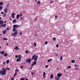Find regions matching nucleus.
<instances>
[{
	"instance_id": "obj_1",
	"label": "nucleus",
	"mask_w": 80,
	"mask_h": 80,
	"mask_svg": "<svg viewBox=\"0 0 80 80\" xmlns=\"http://www.w3.org/2000/svg\"><path fill=\"white\" fill-rule=\"evenodd\" d=\"M32 58L31 60H33L34 59V61L31 64L32 67H33V65H35L36 64H37V59L38 58V56H36V55L35 54L34 55L32 56Z\"/></svg>"
},
{
	"instance_id": "obj_2",
	"label": "nucleus",
	"mask_w": 80,
	"mask_h": 80,
	"mask_svg": "<svg viewBox=\"0 0 80 80\" xmlns=\"http://www.w3.org/2000/svg\"><path fill=\"white\" fill-rule=\"evenodd\" d=\"M7 69L10 70V68H2V70H0V75H6V71H7Z\"/></svg>"
},
{
	"instance_id": "obj_3",
	"label": "nucleus",
	"mask_w": 80,
	"mask_h": 80,
	"mask_svg": "<svg viewBox=\"0 0 80 80\" xmlns=\"http://www.w3.org/2000/svg\"><path fill=\"white\" fill-rule=\"evenodd\" d=\"M32 62V59L29 58L28 59H27L26 61V63H28L29 64H30V62Z\"/></svg>"
},
{
	"instance_id": "obj_4",
	"label": "nucleus",
	"mask_w": 80,
	"mask_h": 80,
	"mask_svg": "<svg viewBox=\"0 0 80 80\" xmlns=\"http://www.w3.org/2000/svg\"><path fill=\"white\" fill-rule=\"evenodd\" d=\"M18 32H17V30H16V31H15L14 33H12V36H15V35H17L18 34Z\"/></svg>"
},
{
	"instance_id": "obj_5",
	"label": "nucleus",
	"mask_w": 80,
	"mask_h": 80,
	"mask_svg": "<svg viewBox=\"0 0 80 80\" xmlns=\"http://www.w3.org/2000/svg\"><path fill=\"white\" fill-rule=\"evenodd\" d=\"M13 28H18L19 27L18 25L17 24H15L13 25Z\"/></svg>"
},
{
	"instance_id": "obj_6",
	"label": "nucleus",
	"mask_w": 80,
	"mask_h": 80,
	"mask_svg": "<svg viewBox=\"0 0 80 80\" xmlns=\"http://www.w3.org/2000/svg\"><path fill=\"white\" fill-rule=\"evenodd\" d=\"M62 76V74L61 73H58L57 74L58 77L60 78Z\"/></svg>"
},
{
	"instance_id": "obj_7",
	"label": "nucleus",
	"mask_w": 80,
	"mask_h": 80,
	"mask_svg": "<svg viewBox=\"0 0 80 80\" xmlns=\"http://www.w3.org/2000/svg\"><path fill=\"white\" fill-rule=\"evenodd\" d=\"M15 13H14V12H13L11 14V16H12V18H15Z\"/></svg>"
},
{
	"instance_id": "obj_8",
	"label": "nucleus",
	"mask_w": 80,
	"mask_h": 80,
	"mask_svg": "<svg viewBox=\"0 0 80 80\" xmlns=\"http://www.w3.org/2000/svg\"><path fill=\"white\" fill-rule=\"evenodd\" d=\"M16 17H17V20H18V19L19 18V17H20V14H18L16 15Z\"/></svg>"
},
{
	"instance_id": "obj_9",
	"label": "nucleus",
	"mask_w": 80,
	"mask_h": 80,
	"mask_svg": "<svg viewBox=\"0 0 80 80\" xmlns=\"http://www.w3.org/2000/svg\"><path fill=\"white\" fill-rule=\"evenodd\" d=\"M3 34H5L7 33V30H4L2 31Z\"/></svg>"
},
{
	"instance_id": "obj_10",
	"label": "nucleus",
	"mask_w": 80,
	"mask_h": 80,
	"mask_svg": "<svg viewBox=\"0 0 80 80\" xmlns=\"http://www.w3.org/2000/svg\"><path fill=\"white\" fill-rule=\"evenodd\" d=\"M6 26H7V25L6 24H4L1 25V26L3 27H6Z\"/></svg>"
},
{
	"instance_id": "obj_11",
	"label": "nucleus",
	"mask_w": 80,
	"mask_h": 80,
	"mask_svg": "<svg viewBox=\"0 0 80 80\" xmlns=\"http://www.w3.org/2000/svg\"><path fill=\"white\" fill-rule=\"evenodd\" d=\"M4 12L5 13L7 12V8H6L4 9Z\"/></svg>"
},
{
	"instance_id": "obj_12",
	"label": "nucleus",
	"mask_w": 80,
	"mask_h": 80,
	"mask_svg": "<svg viewBox=\"0 0 80 80\" xmlns=\"http://www.w3.org/2000/svg\"><path fill=\"white\" fill-rule=\"evenodd\" d=\"M15 50H20V48H18V47L16 46L14 48Z\"/></svg>"
},
{
	"instance_id": "obj_13",
	"label": "nucleus",
	"mask_w": 80,
	"mask_h": 80,
	"mask_svg": "<svg viewBox=\"0 0 80 80\" xmlns=\"http://www.w3.org/2000/svg\"><path fill=\"white\" fill-rule=\"evenodd\" d=\"M3 23H4V21H2V20H1L0 21V24H3Z\"/></svg>"
},
{
	"instance_id": "obj_14",
	"label": "nucleus",
	"mask_w": 80,
	"mask_h": 80,
	"mask_svg": "<svg viewBox=\"0 0 80 80\" xmlns=\"http://www.w3.org/2000/svg\"><path fill=\"white\" fill-rule=\"evenodd\" d=\"M5 53V52L4 51H1L0 52V54H2V55H3Z\"/></svg>"
},
{
	"instance_id": "obj_15",
	"label": "nucleus",
	"mask_w": 80,
	"mask_h": 80,
	"mask_svg": "<svg viewBox=\"0 0 80 80\" xmlns=\"http://www.w3.org/2000/svg\"><path fill=\"white\" fill-rule=\"evenodd\" d=\"M55 78L56 80H60V78H58L57 77H55Z\"/></svg>"
},
{
	"instance_id": "obj_16",
	"label": "nucleus",
	"mask_w": 80,
	"mask_h": 80,
	"mask_svg": "<svg viewBox=\"0 0 80 80\" xmlns=\"http://www.w3.org/2000/svg\"><path fill=\"white\" fill-rule=\"evenodd\" d=\"M18 71H19V70H18V69H16L15 71V73H17V72H18Z\"/></svg>"
},
{
	"instance_id": "obj_17",
	"label": "nucleus",
	"mask_w": 80,
	"mask_h": 80,
	"mask_svg": "<svg viewBox=\"0 0 80 80\" xmlns=\"http://www.w3.org/2000/svg\"><path fill=\"white\" fill-rule=\"evenodd\" d=\"M17 22V20H16V19H14L12 21V22L14 23H15V22Z\"/></svg>"
},
{
	"instance_id": "obj_18",
	"label": "nucleus",
	"mask_w": 80,
	"mask_h": 80,
	"mask_svg": "<svg viewBox=\"0 0 80 80\" xmlns=\"http://www.w3.org/2000/svg\"><path fill=\"white\" fill-rule=\"evenodd\" d=\"M17 30H16V28H14L13 29L12 31L13 32H16L17 31Z\"/></svg>"
},
{
	"instance_id": "obj_19",
	"label": "nucleus",
	"mask_w": 80,
	"mask_h": 80,
	"mask_svg": "<svg viewBox=\"0 0 80 80\" xmlns=\"http://www.w3.org/2000/svg\"><path fill=\"white\" fill-rule=\"evenodd\" d=\"M53 75L52 74H51V76H50L51 79H52V78H53Z\"/></svg>"
},
{
	"instance_id": "obj_20",
	"label": "nucleus",
	"mask_w": 80,
	"mask_h": 80,
	"mask_svg": "<svg viewBox=\"0 0 80 80\" xmlns=\"http://www.w3.org/2000/svg\"><path fill=\"white\" fill-rule=\"evenodd\" d=\"M38 3L37 4H40L41 3L39 1H38V2H37Z\"/></svg>"
},
{
	"instance_id": "obj_21",
	"label": "nucleus",
	"mask_w": 80,
	"mask_h": 80,
	"mask_svg": "<svg viewBox=\"0 0 80 80\" xmlns=\"http://www.w3.org/2000/svg\"><path fill=\"white\" fill-rule=\"evenodd\" d=\"M3 5V2H0V5Z\"/></svg>"
},
{
	"instance_id": "obj_22",
	"label": "nucleus",
	"mask_w": 80,
	"mask_h": 80,
	"mask_svg": "<svg viewBox=\"0 0 80 80\" xmlns=\"http://www.w3.org/2000/svg\"><path fill=\"white\" fill-rule=\"evenodd\" d=\"M3 40H8V39L7 38H4L3 39Z\"/></svg>"
},
{
	"instance_id": "obj_23",
	"label": "nucleus",
	"mask_w": 80,
	"mask_h": 80,
	"mask_svg": "<svg viewBox=\"0 0 80 80\" xmlns=\"http://www.w3.org/2000/svg\"><path fill=\"white\" fill-rule=\"evenodd\" d=\"M17 75V73L15 72L13 76V77H15Z\"/></svg>"
},
{
	"instance_id": "obj_24",
	"label": "nucleus",
	"mask_w": 80,
	"mask_h": 80,
	"mask_svg": "<svg viewBox=\"0 0 80 80\" xmlns=\"http://www.w3.org/2000/svg\"><path fill=\"white\" fill-rule=\"evenodd\" d=\"M52 40H56V38L54 37L52 38Z\"/></svg>"
},
{
	"instance_id": "obj_25",
	"label": "nucleus",
	"mask_w": 80,
	"mask_h": 80,
	"mask_svg": "<svg viewBox=\"0 0 80 80\" xmlns=\"http://www.w3.org/2000/svg\"><path fill=\"white\" fill-rule=\"evenodd\" d=\"M4 57H7V53H5L4 54Z\"/></svg>"
},
{
	"instance_id": "obj_26",
	"label": "nucleus",
	"mask_w": 80,
	"mask_h": 80,
	"mask_svg": "<svg viewBox=\"0 0 80 80\" xmlns=\"http://www.w3.org/2000/svg\"><path fill=\"white\" fill-rule=\"evenodd\" d=\"M34 47H37V43H34Z\"/></svg>"
},
{
	"instance_id": "obj_27",
	"label": "nucleus",
	"mask_w": 80,
	"mask_h": 80,
	"mask_svg": "<svg viewBox=\"0 0 80 80\" xmlns=\"http://www.w3.org/2000/svg\"><path fill=\"white\" fill-rule=\"evenodd\" d=\"M6 62H7V64L8 63H9V60H7L6 61Z\"/></svg>"
},
{
	"instance_id": "obj_28",
	"label": "nucleus",
	"mask_w": 80,
	"mask_h": 80,
	"mask_svg": "<svg viewBox=\"0 0 80 80\" xmlns=\"http://www.w3.org/2000/svg\"><path fill=\"white\" fill-rule=\"evenodd\" d=\"M63 59V57H62V56H61L60 57V60H62Z\"/></svg>"
},
{
	"instance_id": "obj_29",
	"label": "nucleus",
	"mask_w": 80,
	"mask_h": 80,
	"mask_svg": "<svg viewBox=\"0 0 80 80\" xmlns=\"http://www.w3.org/2000/svg\"><path fill=\"white\" fill-rule=\"evenodd\" d=\"M43 76H45V75H46V74L45 73V72H43Z\"/></svg>"
},
{
	"instance_id": "obj_30",
	"label": "nucleus",
	"mask_w": 80,
	"mask_h": 80,
	"mask_svg": "<svg viewBox=\"0 0 80 80\" xmlns=\"http://www.w3.org/2000/svg\"><path fill=\"white\" fill-rule=\"evenodd\" d=\"M18 58H19V59H21V55H19L18 56Z\"/></svg>"
},
{
	"instance_id": "obj_31",
	"label": "nucleus",
	"mask_w": 80,
	"mask_h": 80,
	"mask_svg": "<svg viewBox=\"0 0 80 80\" xmlns=\"http://www.w3.org/2000/svg\"><path fill=\"white\" fill-rule=\"evenodd\" d=\"M45 45H47V44H48V42L47 41H46L45 43H44Z\"/></svg>"
},
{
	"instance_id": "obj_32",
	"label": "nucleus",
	"mask_w": 80,
	"mask_h": 80,
	"mask_svg": "<svg viewBox=\"0 0 80 80\" xmlns=\"http://www.w3.org/2000/svg\"><path fill=\"white\" fill-rule=\"evenodd\" d=\"M3 65H5L6 64V62H2Z\"/></svg>"
},
{
	"instance_id": "obj_33",
	"label": "nucleus",
	"mask_w": 80,
	"mask_h": 80,
	"mask_svg": "<svg viewBox=\"0 0 80 80\" xmlns=\"http://www.w3.org/2000/svg\"><path fill=\"white\" fill-rule=\"evenodd\" d=\"M20 80H25V78H21L20 79Z\"/></svg>"
},
{
	"instance_id": "obj_34",
	"label": "nucleus",
	"mask_w": 80,
	"mask_h": 80,
	"mask_svg": "<svg viewBox=\"0 0 80 80\" xmlns=\"http://www.w3.org/2000/svg\"><path fill=\"white\" fill-rule=\"evenodd\" d=\"M72 63H75V61L74 60H72L71 61Z\"/></svg>"
},
{
	"instance_id": "obj_35",
	"label": "nucleus",
	"mask_w": 80,
	"mask_h": 80,
	"mask_svg": "<svg viewBox=\"0 0 80 80\" xmlns=\"http://www.w3.org/2000/svg\"><path fill=\"white\" fill-rule=\"evenodd\" d=\"M55 19L56 20H57V15H56L55 16Z\"/></svg>"
},
{
	"instance_id": "obj_36",
	"label": "nucleus",
	"mask_w": 80,
	"mask_h": 80,
	"mask_svg": "<svg viewBox=\"0 0 80 80\" xmlns=\"http://www.w3.org/2000/svg\"><path fill=\"white\" fill-rule=\"evenodd\" d=\"M20 61V59L18 58L17 59V62H19V61Z\"/></svg>"
},
{
	"instance_id": "obj_37",
	"label": "nucleus",
	"mask_w": 80,
	"mask_h": 80,
	"mask_svg": "<svg viewBox=\"0 0 80 80\" xmlns=\"http://www.w3.org/2000/svg\"><path fill=\"white\" fill-rule=\"evenodd\" d=\"M20 68L21 69H22V68H23V67L22 66H21Z\"/></svg>"
},
{
	"instance_id": "obj_38",
	"label": "nucleus",
	"mask_w": 80,
	"mask_h": 80,
	"mask_svg": "<svg viewBox=\"0 0 80 80\" xmlns=\"http://www.w3.org/2000/svg\"><path fill=\"white\" fill-rule=\"evenodd\" d=\"M25 52L26 53H28V50H26V51H25Z\"/></svg>"
},
{
	"instance_id": "obj_39",
	"label": "nucleus",
	"mask_w": 80,
	"mask_h": 80,
	"mask_svg": "<svg viewBox=\"0 0 80 80\" xmlns=\"http://www.w3.org/2000/svg\"><path fill=\"white\" fill-rule=\"evenodd\" d=\"M11 80H14V78L12 77L11 78Z\"/></svg>"
},
{
	"instance_id": "obj_40",
	"label": "nucleus",
	"mask_w": 80,
	"mask_h": 80,
	"mask_svg": "<svg viewBox=\"0 0 80 80\" xmlns=\"http://www.w3.org/2000/svg\"><path fill=\"white\" fill-rule=\"evenodd\" d=\"M6 16V14L5 13H4L3 14V17H5Z\"/></svg>"
},
{
	"instance_id": "obj_41",
	"label": "nucleus",
	"mask_w": 80,
	"mask_h": 80,
	"mask_svg": "<svg viewBox=\"0 0 80 80\" xmlns=\"http://www.w3.org/2000/svg\"><path fill=\"white\" fill-rule=\"evenodd\" d=\"M56 47L57 48H58V44H57L56 45Z\"/></svg>"
},
{
	"instance_id": "obj_42",
	"label": "nucleus",
	"mask_w": 80,
	"mask_h": 80,
	"mask_svg": "<svg viewBox=\"0 0 80 80\" xmlns=\"http://www.w3.org/2000/svg\"><path fill=\"white\" fill-rule=\"evenodd\" d=\"M9 5V4H8V5L7 6V7H6L7 8H8V7H9L8 6Z\"/></svg>"
},
{
	"instance_id": "obj_43",
	"label": "nucleus",
	"mask_w": 80,
	"mask_h": 80,
	"mask_svg": "<svg viewBox=\"0 0 80 80\" xmlns=\"http://www.w3.org/2000/svg\"><path fill=\"white\" fill-rule=\"evenodd\" d=\"M2 8H3V7H0V10H2Z\"/></svg>"
},
{
	"instance_id": "obj_44",
	"label": "nucleus",
	"mask_w": 80,
	"mask_h": 80,
	"mask_svg": "<svg viewBox=\"0 0 80 80\" xmlns=\"http://www.w3.org/2000/svg\"><path fill=\"white\" fill-rule=\"evenodd\" d=\"M9 29H10V28H7V30H9Z\"/></svg>"
},
{
	"instance_id": "obj_45",
	"label": "nucleus",
	"mask_w": 80,
	"mask_h": 80,
	"mask_svg": "<svg viewBox=\"0 0 80 80\" xmlns=\"http://www.w3.org/2000/svg\"><path fill=\"white\" fill-rule=\"evenodd\" d=\"M15 57H16L17 58H18V55H16Z\"/></svg>"
},
{
	"instance_id": "obj_46",
	"label": "nucleus",
	"mask_w": 80,
	"mask_h": 80,
	"mask_svg": "<svg viewBox=\"0 0 80 80\" xmlns=\"http://www.w3.org/2000/svg\"><path fill=\"white\" fill-rule=\"evenodd\" d=\"M68 68H71V66H68Z\"/></svg>"
},
{
	"instance_id": "obj_47",
	"label": "nucleus",
	"mask_w": 80,
	"mask_h": 80,
	"mask_svg": "<svg viewBox=\"0 0 80 80\" xmlns=\"http://www.w3.org/2000/svg\"><path fill=\"white\" fill-rule=\"evenodd\" d=\"M19 34L20 35H22V32H20L19 33Z\"/></svg>"
},
{
	"instance_id": "obj_48",
	"label": "nucleus",
	"mask_w": 80,
	"mask_h": 80,
	"mask_svg": "<svg viewBox=\"0 0 80 80\" xmlns=\"http://www.w3.org/2000/svg\"><path fill=\"white\" fill-rule=\"evenodd\" d=\"M1 14H3V13H4V12H1Z\"/></svg>"
},
{
	"instance_id": "obj_49",
	"label": "nucleus",
	"mask_w": 80,
	"mask_h": 80,
	"mask_svg": "<svg viewBox=\"0 0 80 80\" xmlns=\"http://www.w3.org/2000/svg\"><path fill=\"white\" fill-rule=\"evenodd\" d=\"M48 65L46 66V67H45L46 68H48Z\"/></svg>"
},
{
	"instance_id": "obj_50",
	"label": "nucleus",
	"mask_w": 80,
	"mask_h": 80,
	"mask_svg": "<svg viewBox=\"0 0 80 80\" xmlns=\"http://www.w3.org/2000/svg\"><path fill=\"white\" fill-rule=\"evenodd\" d=\"M52 3H53V1H51L50 2V3H51V4Z\"/></svg>"
},
{
	"instance_id": "obj_51",
	"label": "nucleus",
	"mask_w": 80,
	"mask_h": 80,
	"mask_svg": "<svg viewBox=\"0 0 80 80\" xmlns=\"http://www.w3.org/2000/svg\"><path fill=\"white\" fill-rule=\"evenodd\" d=\"M10 20L11 21H12V19L11 18H10Z\"/></svg>"
},
{
	"instance_id": "obj_52",
	"label": "nucleus",
	"mask_w": 80,
	"mask_h": 80,
	"mask_svg": "<svg viewBox=\"0 0 80 80\" xmlns=\"http://www.w3.org/2000/svg\"><path fill=\"white\" fill-rule=\"evenodd\" d=\"M75 69L76 70H78V68H75Z\"/></svg>"
},
{
	"instance_id": "obj_53",
	"label": "nucleus",
	"mask_w": 80,
	"mask_h": 80,
	"mask_svg": "<svg viewBox=\"0 0 80 80\" xmlns=\"http://www.w3.org/2000/svg\"><path fill=\"white\" fill-rule=\"evenodd\" d=\"M58 55L57 54H55V56L56 57H57V56H58Z\"/></svg>"
},
{
	"instance_id": "obj_54",
	"label": "nucleus",
	"mask_w": 80,
	"mask_h": 80,
	"mask_svg": "<svg viewBox=\"0 0 80 80\" xmlns=\"http://www.w3.org/2000/svg\"><path fill=\"white\" fill-rule=\"evenodd\" d=\"M20 19H21V20H23V18H20Z\"/></svg>"
},
{
	"instance_id": "obj_55",
	"label": "nucleus",
	"mask_w": 80,
	"mask_h": 80,
	"mask_svg": "<svg viewBox=\"0 0 80 80\" xmlns=\"http://www.w3.org/2000/svg\"><path fill=\"white\" fill-rule=\"evenodd\" d=\"M48 62H50V59H49L48 60Z\"/></svg>"
},
{
	"instance_id": "obj_56",
	"label": "nucleus",
	"mask_w": 80,
	"mask_h": 80,
	"mask_svg": "<svg viewBox=\"0 0 80 80\" xmlns=\"http://www.w3.org/2000/svg\"><path fill=\"white\" fill-rule=\"evenodd\" d=\"M32 67H31L30 68H29V70H32Z\"/></svg>"
},
{
	"instance_id": "obj_57",
	"label": "nucleus",
	"mask_w": 80,
	"mask_h": 80,
	"mask_svg": "<svg viewBox=\"0 0 80 80\" xmlns=\"http://www.w3.org/2000/svg\"><path fill=\"white\" fill-rule=\"evenodd\" d=\"M74 66L75 67H77V64H75Z\"/></svg>"
},
{
	"instance_id": "obj_58",
	"label": "nucleus",
	"mask_w": 80,
	"mask_h": 80,
	"mask_svg": "<svg viewBox=\"0 0 80 80\" xmlns=\"http://www.w3.org/2000/svg\"><path fill=\"white\" fill-rule=\"evenodd\" d=\"M20 17H22V14H20Z\"/></svg>"
},
{
	"instance_id": "obj_59",
	"label": "nucleus",
	"mask_w": 80,
	"mask_h": 80,
	"mask_svg": "<svg viewBox=\"0 0 80 80\" xmlns=\"http://www.w3.org/2000/svg\"><path fill=\"white\" fill-rule=\"evenodd\" d=\"M49 60H50V61H52V59H49Z\"/></svg>"
},
{
	"instance_id": "obj_60",
	"label": "nucleus",
	"mask_w": 80,
	"mask_h": 80,
	"mask_svg": "<svg viewBox=\"0 0 80 80\" xmlns=\"http://www.w3.org/2000/svg\"><path fill=\"white\" fill-rule=\"evenodd\" d=\"M6 45H7V46H8V43H7Z\"/></svg>"
},
{
	"instance_id": "obj_61",
	"label": "nucleus",
	"mask_w": 80,
	"mask_h": 80,
	"mask_svg": "<svg viewBox=\"0 0 80 80\" xmlns=\"http://www.w3.org/2000/svg\"><path fill=\"white\" fill-rule=\"evenodd\" d=\"M31 75H33V72L31 73Z\"/></svg>"
},
{
	"instance_id": "obj_62",
	"label": "nucleus",
	"mask_w": 80,
	"mask_h": 80,
	"mask_svg": "<svg viewBox=\"0 0 80 80\" xmlns=\"http://www.w3.org/2000/svg\"><path fill=\"white\" fill-rule=\"evenodd\" d=\"M35 2H37V0H35Z\"/></svg>"
},
{
	"instance_id": "obj_63",
	"label": "nucleus",
	"mask_w": 80,
	"mask_h": 80,
	"mask_svg": "<svg viewBox=\"0 0 80 80\" xmlns=\"http://www.w3.org/2000/svg\"><path fill=\"white\" fill-rule=\"evenodd\" d=\"M25 80H28V79H27V78H26L25 79Z\"/></svg>"
},
{
	"instance_id": "obj_64",
	"label": "nucleus",
	"mask_w": 80,
	"mask_h": 80,
	"mask_svg": "<svg viewBox=\"0 0 80 80\" xmlns=\"http://www.w3.org/2000/svg\"><path fill=\"white\" fill-rule=\"evenodd\" d=\"M57 70H58V68H57Z\"/></svg>"
}]
</instances>
